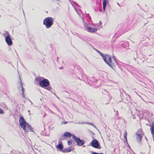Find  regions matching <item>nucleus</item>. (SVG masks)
Instances as JSON below:
<instances>
[{
	"instance_id": "13",
	"label": "nucleus",
	"mask_w": 154,
	"mask_h": 154,
	"mask_svg": "<svg viewBox=\"0 0 154 154\" xmlns=\"http://www.w3.org/2000/svg\"><path fill=\"white\" fill-rule=\"evenodd\" d=\"M72 151V147L71 146H70L67 148L64 149H63L62 152L63 153L69 152Z\"/></svg>"
},
{
	"instance_id": "42",
	"label": "nucleus",
	"mask_w": 154,
	"mask_h": 154,
	"mask_svg": "<svg viewBox=\"0 0 154 154\" xmlns=\"http://www.w3.org/2000/svg\"><path fill=\"white\" fill-rule=\"evenodd\" d=\"M130 103H131V104H132V103L131 102H130Z\"/></svg>"
},
{
	"instance_id": "44",
	"label": "nucleus",
	"mask_w": 154,
	"mask_h": 154,
	"mask_svg": "<svg viewBox=\"0 0 154 154\" xmlns=\"http://www.w3.org/2000/svg\"><path fill=\"white\" fill-rule=\"evenodd\" d=\"M11 64L12 66L13 67V65L11 63Z\"/></svg>"
},
{
	"instance_id": "33",
	"label": "nucleus",
	"mask_w": 154,
	"mask_h": 154,
	"mask_svg": "<svg viewBox=\"0 0 154 154\" xmlns=\"http://www.w3.org/2000/svg\"><path fill=\"white\" fill-rule=\"evenodd\" d=\"M59 59V58L58 57H57V62H59L58 61V59Z\"/></svg>"
},
{
	"instance_id": "25",
	"label": "nucleus",
	"mask_w": 154,
	"mask_h": 154,
	"mask_svg": "<svg viewBox=\"0 0 154 154\" xmlns=\"http://www.w3.org/2000/svg\"><path fill=\"white\" fill-rule=\"evenodd\" d=\"M5 113V112L2 109H0V114H3Z\"/></svg>"
},
{
	"instance_id": "52",
	"label": "nucleus",
	"mask_w": 154,
	"mask_h": 154,
	"mask_svg": "<svg viewBox=\"0 0 154 154\" xmlns=\"http://www.w3.org/2000/svg\"><path fill=\"white\" fill-rule=\"evenodd\" d=\"M101 23V21H100V23Z\"/></svg>"
},
{
	"instance_id": "15",
	"label": "nucleus",
	"mask_w": 154,
	"mask_h": 154,
	"mask_svg": "<svg viewBox=\"0 0 154 154\" xmlns=\"http://www.w3.org/2000/svg\"><path fill=\"white\" fill-rule=\"evenodd\" d=\"M136 133V140L137 142L138 143H140V142L142 140V136L140 134L137 133Z\"/></svg>"
},
{
	"instance_id": "35",
	"label": "nucleus",
	"mask_w": 154,
	"mask_h": 154,
	"mask_svg": "<svg viewBox=\"0 0 154 154\" xmlns=\"http://www.w3.org/2000/svg\"><path fill=\"white\" fill-rule=\"evenodd\" d=\"M67 122L65 121L64 122L63 124H67Z\"/></svg>"
},
{
	"instance_id": "17",
	"label": "nucleus",
	"mask_w": 154,
	"mask_h": 154,
	"mask_svg": "<svg viewBox=\"0 0 154 154\" xmlns=\"http://www.w3.org/2000/svg\"><path fill=\"white\" fill-rule=\"evenodd\" d=\"M127 131H125V132L124 133V139L125 140V141H126V142L127 143V144L128 145V146L130 148V146L128 144V141H127Z\"/></svg>"
},
{
	"instance_id": "45",
	"label": "nucleus",
	"mask_w": 154,
	"mask_h": 154,
	"mask_svg": "<svg viewBox=\"0 0 154 154\" xmlns=\"http://www.w3.org/2000/svg\"><path fill=\"white\" fill-rule=\"evenodd\" d=\"M116 112L118 114V111H116Z\"/></svg>"
},
{
	"instance_id": "1",
	"label": "nucleus",
	"mask_w": 154,
	"mask_h": 154,
	"mask_svg": "<svg viewBox=\"0 0 154 154\" xmlns=\"http://www.w3.org/2000/svg\"><path fill=\"white\" fill-rule=\"evenodd\" d=\"M34 83L36 85L38 84L39 86L49 91H51L52 88L49 86L50 82L49 80L43 77L38 76L34 80Z\"/></svg>"
},
{
	"instance_id": "41",
	"label": "nucleus",
	"mask_w": 154,
	"mask_h": 154,
	"mask_svg": "<svg viewBox=\"0 0 154 154\" xmlns=\"http://www.w3.org/2000/svg\"><path fill=\"white\" fill-rule=\"evenodd\" d=\"M80 38L81 39H82V40H83V41L84 40L83 39H82L81 38Z\"/></svg>"
},
{
	"instance_id": "7",
	"label": "nucleus",
	"mask_w": 154,
	"mask_h": 154,
	"mask_svg": "<svg viewBox=\"0 0 154 154\" xmlns=\"http://www.w3.org/2000/svg\"><path fill=\"white\" fill-rule=\"evenodd\" d=\"M84 25L87 29L88 32L91 33H94L97 30V28H93V27H90L85 25V24H84Z\"/></svg>"
},
{
	"instance_id": "39",
	"label": "nucleus",
	"mask_w": 154,
	"mask_h": 154,
	"mask_svg": "<svg viewBox=\"0 0 154 154\" xmlns=\"http://www.w3.org/2000/svg\"><path fill=\"white\" fill-rule=\"evenodd\" d=\"M100 12H102V10L100 9Z\"/></svg>"
},
{
	"instance_id": "54",
	"label": "nucleus",
	"mask_w": 154,
	"mask_h": 154,
	"mask_svg": "<svg viewBox=\"0 0 154 154\" xmlns=\"http://www.w3.org/2000/svg\"><path fill=\"white\" fill-rule=\"evenodd\" d=\"M42 62H43V63H44V61H43Z\"/></svg>"
},
{
	"instance_id": "14",
	"label": "nucleus",
	"mask_w": 154,
	"mask_h": 154,
	"mask_svg": "<svg viewBox=\"0 0 154 154\" xmlns=\"http://www.w3.org/2000/svg\"><path fill=\"white\" fill-rule=\"evenodd\" d=\"M103 12H104L105 10H106V6L108 4L109 2L107 0H103Z\"/></svg>"
},
{
	"instance_id": "36",
	"label": "nucleus",
	"mask_w": 154,
	"mask_h": 154,
	"mask_svg": "<svg viewBox=\"0 0 154 154\" xmlns=\"http://www.w3.org/2000/svg\"><path fill=\"white\" fill-rule=\"evenodd\" d=\"M59 69H63V67L62 66L61 67H60L59 68Z\"/></svg>"
},
{
	"instance_id": "9",
	"label": "nucleus",
	"mask_w": 154,
	"mask_h": 154,
	"mask_svg": "<svg viewBox=\"0 0 154 154\" xmlns=\"http://www.w3.org/2000/svg\"><path fill=\"white\" fill-rule=\"evenodd\" d=\"M28 124V123L26 122L23 123H21L20 124V126L25 132L28 131L26 128Z\"/></svg>"
},
{
	"instance_id": "29",
	"label": "nucleus",
	"mask_w": 154,
	"mask_h": 154,
	"mask_svg": "<svg viewBox=\"0 0 154 154\" xmlns=\"http://www.w3.org/2000/svg\"><path fill=\"white\" fill-rule=\"evenodd\" d=\"M75 124H84V123H84V122H75L74 123Z\"/></svg>"
},
{
	"instance_id": "16",
	"label": "nucleus",
	"mask_w": 154,
	"mask_h": 154,
	"mask_svg": "<svg viewBox=\"0 0 154 154\" xmlns=\"http://www.w3.org/2000/svg\"><path fill=\"white\" fill-rule=\"evenodd\" d=\"M150 130L152 136L154 135V122L152 123L151 126Z\"/></svg>"
},
{
	"instance_id": "40",
	"label": "nucleus",
	"mask_w": 154,
	"mask_h": 154,
	"mask_svg": "<svg viewBox=\"0 0 154 154\" xmlns=\"http://www.w3.org/2000/svg\"><path fill=\"white\" fill-rule=\"evenodd\" d=\"M79 80H82V79H81L80 78H79Z\"/></svg>"
},
{
	"instance_id": "47",
	"label": "nucleus",
	"mask_w": 154,
	"mask_h": 154,
	"mask_svg": "<svg viewBox=\"0 0 154 154\" xmlns=\"http://www.w3.org/2000/svg\"><path fill=\"white\" fill-rule=\"evenodd\" d=\"M137 5H138V6H139V4H137Z\"/></svg>"
},
{
	"instance_id": "23",
	"label": "nucleus",
	"mask_w": 154,
	"mask_h": 154,
	"mask_svg": "<svg viewBox=\"0 0 154 154\" xmlns=\"http://www.w3.org/2000/svg\"><path fill=\"white\" fill-rule=\"evenodd\" d=\"M3 35L5 37H6V36L9 35V36H11V35L9 33V32L7 31H6L5 32V33H3Z\"/></svg>"
},
{
	"instance_id": "56",
	"label": "nucleus",
	"mask_w": 154,
	"mask_h": 154,
	"mask_svg": "<svg viewBox=\"0 0 154 154\" xmlns=\"http://www.w3.org/2000/svg\"><path fill=\"white\" fill-rule=\"evenodd\" d=\"M145 138H146V140H147V138L146 137H145Z\"/></svg>"
},
{
	"instance_id": "53",
	"label": "nucleus",
	"mask_w": 154,
	"mask_h": 154,
	"mask_svg": "<svg viewBox=\"0 0 154 154\" xmlns=\"http://www.w3.org/2000/svg\"><path fill=\"white\" fill-rule=\"evenodd\" d=\"M122 109H123V107H122Z\"/></svg>"
},
{
	"instance_id": "49",
	"label": "nucleus",
	"mask_w": 154,
	"mask_h": 154,
	"mask_svg": "<svg viewBox=\"0 0 154 154\" xmlns=\"http://www.w3.org/2000/svg\"><path fill=\"white\" fill-rule=\"evenodd\" d=\"M8 63H9V64H10V62L9 61V62H8Z\"/></svg>"
},
{
	"instance_id": "4",
	"label": "nucleus",
	"mask_w": 154,
	"mask_h": 154,
	"mask_svg": "<svg viewBox=\"0 0 154 154\" xmlns=\"http://www.w3.org/2000/svg\"><path fill=\"white\" fill-rule=\"evenodd\" d=\"M54 19L51 17L46 18L44 20L43 24L45 25L47 29L50 28L53 24Z\"/></svg>"
},
{
	"instance_id": "57",
	"label": "nucleus",
	"mask_w": 154,
	"mask_h": 154,
	"mask_svg": "<svg viewBox=\"0 0 154 154\" xmlns=\"http://www.w3.org/2000/svg\"><path fill=\"white\" fill-rule=\"evenodd\" d=\"M28 111V112H29L30 111H29V110Z\"/></svg>"
},
{
	"instance_id": "26",
	"label": "nucleus",
	"mask_w": 154,
	"mask_h": 154,
	"mask_svg": "<svg viewBox=\"0 0 154 154\" xmlns=\"http://www.w3.org/2000/svg\"><path fill=\"white\" fill-rule=\"evenodd\" d=\"M67 143L68 145H71L72 143V141L71 140L68 141L67 142Z\"/></svg>"
},
{
	"instance_id": "19",
	"label": "nucleus",
	"mask_w": 154,
	"mask_h": 154,
	"mask_svg": "<svg viewBox=\"0 0 154 154\" xmlns=\"http://www.w3.org/2000/svg\"><path fill=\"white\" fill-rule=\"evenodd\" d=\"M120 96L121 97L122 100V101H119V102H122L124 103H126V104H127V103H128V102H125L124 101V99H123L124 98V97L123 96V95L122 93H120Z\"/></svg>"
},
{
	"instance_id": "32",
	"label": "nucleus",
	"mask_w": 154,
	"mask_h": 154,
	"mask_svg": "<svg viewBox=\"0 0 154 154\" xmlns=\"http://www.w3.org/2000/svg\"><path fill=\"white\" fill-rule=\"evenodd\" d=\"M54 95L56 96V97L57 98H58V99H59V97H58L57 96V95L56 94H54Z\"/></svg>"
},
{
	"instance_id": "5",
	"label": "nucleus",
	"mask_w": 154,
	"mask_h": 154,
	"mask_svg": "<svg viewBox=\"0 0 154 154\" xmlns=\"http://www.w3.org/2000/svg\"><path fill=\"white\" fill-rule=\"evenodd\" d=\"M92 141L89 144V146H91L94 148L97 149H100L101 146L98 140L96 139L93 136H91Z\"/></svg>"
},
{
	"instance_id": "2",
	"label": "nucleus",
	"mask_w": 154,
	"mask_h": 154,
	"mask_svg": "<svg viewBox=\"0 0 154 154\" xmlns=\"http://www.w3.org/2000/svg\"><path fill=\"white\" fill-rule=\"evenodd\" d=\"M97 51L102 57L104 62L108 64L110 67L113 69V68L118 66L117 62L115 59V57H113L114 59V62L111 59V56L109 55L105 54L104 55L103 54L100 52L99 51L96 50Z\"/></svg>"
},
{
	"instance_id": "48",
	"label": "nucleus",
	"mask_w": 154,
	"mask_h": 154,
	"mask_svg": "<svg viewBox=\"0 0 154 154\" xmlns=\"http://www.w3.org/2000/svg\"><path fill=\"white\" fill-rule=\"evenodd\" d=\"M118 5H119V4L118 3Z\"/></svg>"
},
{
	"instance_id": "37",
	"label": "nucleus",
	"mask_w": 154,
	"mask_h": 154,
	"mask_svg": "<svg viewBox=\"0 0 154 154\" xmlns=\"http://www.w3.org/2000/svg\"><path fill=\"white\" fill-rule=\"evenodd\" d=\"M150 114L151 116H153V113H151Z\"/></svg>"
},
{
	"instance_id": "38",
	"label": "nucleus",
	"mask_w": 154,
	"mask_h": 154,
	"mask_svg": "<svg viewBox=\"0 0 154 154\" xmlns=\"http://www.w3.org/2000/svg\"><path fill=\"white\" fill-rule=\"evenodd\" d=\"M60 0H56V1H57V2H59V1H60Z\"/></svg>"
},
{
	"instance_id": "59",
	"label": "nucleus",
	"mask_w": 154,
	"mask_h": 154,
	"mask_svg": "<svg viewBox=\"0 0 154 154\" xmlns=\"http://www.w3.org/2000/svg\"><path fill=\"white\" fill-rule=\"evenodd\" d=\"M127 154H128V153H127Z\"/></svg>"
},
{
	"instance_id": "3",
	"label": "nucleus",
	"mask_w": 154,
	"mask_h": 154,
	"mask_svg": "<svg viewBox=\"0 0 154 154\" xmlns=\"http://www.w3.org/2000/svg\"><path fill=\"white\" fill-rule=\"evenodd\" d=\"M103 94V104H107L110 100L111 96L109 93L105 90L102 91Z\"/></svg>"
},
{
	"instance_id": "24",
	"label": "nucleus",
	"mask_w": 154,
	"mask_h": 154,
	"mask_svg": "<svg viewBox=\"0 0 154 154\" xmlns=\"http://www.w3.org/2000/svg\"><path fill=\"white\" fill-rule=\"evenodd\" d=\"M86 124H89L90 125H91L93 126L95 128H97V127L94 125V124L92 123L87 122L86 123Z\"/></svg>"
},
{
	"instance_id": "55",
	"label": "nucleus",
	"mask_w": 154,
	"mask_h": 154,
	"mask_svg": "<svg viewBox=\"0 0 154 154\" xmlns=\"http://www.w3.org/2000/svg\"><path fill=\"white\" fill-rule=\"evenodd\" d=\"M42 62H43V63H44V61H43Z\"/></svg>"
},
{
	"instance_id": "28",
	"label": "nucleus",
	"mask_w": 154,
	"mask_h": 154,
	"mask_svg": "<svg viewBox=\"0 0 154 154\" xmlns=\"http://www.w3.org/2000/svg\"><path fill=\"white\" fill-rule=\"evenodd\" d=\"M87 15V16H88V17H89V20H91V17L89 16V14H86Z\"/></svg>"
},
{
	"instance_id": "31",
	"label": "nucleus",
	"mask_w": 154,
	"mask_h": 154,
	"mask_svg": "<svg viewBox=\"0 0 154 154\" xmlns=\"http://www.w3.org/2000/svg\"><path fill=\"white\" fill-rule=\"evenodd\" d=\"M90 132H91V134H92V135H95V133H94L92 131H90Z\"/></svg>"
},
{
	"instance_id": "51",
	"label": "nucleus",
	"mask_w": 154,
	"mask_h": 154,
	"mask_svg": "<svg viewBox=\"0 0 154 154\" xmlns=\"http://www.w3.org/2000/svg\"><path fill=\"white\" fill-rule=\"evenodd\" d=\"M153 139L154 140V137H153Z\"/></svg>"
},
{
	"instance_id": "21",
	"label": "nucleus",
	"mask_w": 154,
	"mask_h": 154,
	"mask_svg": "<svg viewBox=\"0 0 154 154\" xmlns=\"http://www.w3.org/2000/svg\"><path fill=\"white\" fill-rule=\"evenodd\" d=\"M69 1L70 2L71 4L73 6V4H74V5H75L78 6L79 7H80V6H79L78 4L76 3V2L73 1L71 0H69Z\"/></svg>"
},
{
	"instance_id": "12",
	"label": "nucleus",
	"mask_w": 154,
	"mask_h": 154,
	"mask_svg": "<svg viewBox=\"0 0 154 154\" xmlns=\"http://www.w3.org/2000/svg\"><path fill=\"white\" fill-rule=\"evenodd\" d=\"M119 91L120 92V93H122V92H123L124 93H125V94L126 96H128V97H126L125 98L126 100L127 101H128L130 100V95L129 94H126V92L125 91L123 90V89L121 88L119 90Z\"/></svg>"
},
{
	"instance_id": "46",
	"label": "nucleus",
	"mask_w": 154,
	"mask_h": 154,
	"mask_svg": "<svg viewBox=\"0 0 154 154\" xmlns=\"http://www.w3.org/2000/svg\"><path fill=\"white\" fill-rule=\"evenodd\" d=\"M12 153V151H11V154H11Z\"/></svg>"
},
{
	"instance_id": "18",
	"label": "nucleus",
	"mask_w": 154,
	"mask_h": 154,
	"mask_svg": "<svg viewBox=\"0 0 154 154\" xmlns=\"http://www.w3.org/2000/svg\"><path fill=\"white\" fill-rule=\"evenodd\" d=\"M20 86H21V88H22L21 91L22 92V95L24 99H25V97L24 94V88L23 87V84L22 83V82H20Z\"/></svg>"
},
{
	"instance_id": "8",
	"label": "nucleus",
	"mask_w": 154,
	"mask_h": 154,
	"mask_svg": "<svg viewBox=\"0 0 154 154\" xmlns=\"http://www.w3.org/2000/svg\"><path fill=\"white\" fill-rule=\"evenodd\" d=\"M11 36H9V35L5 37V41L8 46H11L13 44V42L12 39L11 38Z\"/></svg>"
},
{
	"instance_id": "27",
	"label": "nucleus",
	"mask_w": 154,
	"mask_h": 154,
	"mask_svg": "<svg viewBox=\"0 0 154 154\" xmlns=\"http://www.w3.org/2000/svg\"><path fill=\"white\" fill-rule=\"evenodd\" d=\"M63 137H62V136H61V137L60 138V139H59V141H61L62 140H64V138H63Z\"/></svg>"
},
{
	"instance_id": "34",
	"label": "nucleus",
	"mask_w": 154,
	"mask_h": 154,
	"mask_svg": "<svg viewBox=\"0 0 154 154\" xmlns=\"http://www.w3.org/2000/svg\"><path fill=\"white\" fill-rule=\"evenodd\" d=\"M19 79H20V82H22V81H21V78H20V76H19Z\"/></svg>"
},
{
	"instance_id": "43",
	"label": "nucleus",
	"mask_w": 154,
	"mask_h": 154,
	"mask_svg": "<svg viewBox=\"0 0 154 154\" xmlns=\"http://www.w3.org/2000/svg\"><path fill=\"white\" fill-rule=\"evenodd\" d=\"M31 102V103L32 104H33V103H32V102Z\"/></svg>"
},
{
	"instance_id": "58",
	"label": "nucleus",
	"mask_w": 154,
	"mask_h": 154,
	"mask_svg": "<svg viewBox=\"0 0 154 154\" xmlns=\"http://www.w3.org/2000/svg\"><path fill=\"white\" fill-rule=\"evenodd\" d=\"M1 17V15H0V17Z\"/></svg>"
},
{
	"instance_id": "10",
	"label": "nucleus",
	"mask_w": 154,
	"mask_h": 154,
	"mask_svg": "<svg viewBox=\"0 0 154 154\" xmlns=\"http://www.w3.org/2000/svg\"><path fill=\"white\" fill-rule=\"evenodd\" d=\"M75 135L74 134H72L68 132H66L64 134L62 135V137H72V138L73 139Z\"/></svg>"
},
{
	"instance_id": "11",
	"label": "nucleus",
	"mask_w": 154,
	"mask_h": 154,
	"mask_svg": "<svg viewBox=\"0 0 154 154\" xmlns=\"http://www.w3.org/2000/svg\"><path fill=\"white\" fill-rule=\"evenodd\" d=\"M56 147L57 149H59L60 151L62 152L63 149V146L61 141H59L58 144L56 146Z\"/></svg>"
},
{
	"instance_id": "50",
	"label": "nucleus",
	"mask_w": 154,
	"mask_h": 154,
	"mask_svg": "<svg viewBox=\"0 0 154 154\" xmlns=\"http://www.w3.org/2000/svg\"><path fill=\"white\" fill-rule=\"evenodd\" d=\"M29 100V101H30V102H31L30 100Z\"/></svg>"
},
{
	"instance_id": "22",
	"label": "nucleus",
	"mask_w": 154,
	"mask_h": 154,
	"mask_svg": "<svg viewBox=\"0 0 154 154\" xmlns=\"http://www.w3.org/2000/svg\"><path fill=\"white\" fill-rule=\"evenodd\" d=\"M27 128H28V130H30V131H31V132H34V131L33 130V128L32 127V126L30 125H29L28 123L27 125Z\"/></svg>"
},
{
	"instance_id": "6",
	"label": "nucleus",
	"mask_w": 154,
	"mask_h": 154,
	"mask_svg": "<svg viewBox=\"0 0 154 154\" xmlns=\"http://www.w3.org/2000/svg\"><path fill=\"white\" fill-rule=\"evenodd\" d=\"M73 139L79 146H82L85 143V141L84 140H82L80 138L77 137L75 136Z\"/></svg>"
},
{
	"instance_id": "30",
	"label": "nucleus",
	"mask_w": 154,
	"mask_h": 154,
	"mask_svg": "<svg viewBox=\"0 0 154 154\" xmlns=\"http://www.w3.org/2000/svg\"><path fill=\"white\" fill-rule=\"evenodd\" d=\"M3 104V106L5 107V108H6V107H7L6 105L5 104H3V103H2Z\"/></svg>"
},
{
	"instance_id": "20",
	"label": "nucleus",
	"mask_w": 154,
	"mask_h": 154,
	"mask_svg": "<svg viewBox=\"0 0 154 154\" xmlns=\"http://www.w3.org/2000/svg\"><path fill=\"white\" fill-rule=\"evenodd\" d=\"M19 124L26 122L23 116H21L19 118Z\"/></svg>"
}]
</instances>
